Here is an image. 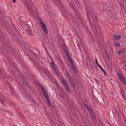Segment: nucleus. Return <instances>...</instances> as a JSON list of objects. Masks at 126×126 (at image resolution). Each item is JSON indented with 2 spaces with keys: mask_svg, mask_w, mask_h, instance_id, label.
Segmentation results:
<instances>
[{
  "mask_svg": "<svg viewBox=\"0 0 126 126\" xmlns=\"http://www.w3.org/2000/svg\"><path fill=\"white\" fill-rule=\"evenodd\" d=\"M42 29L43 30L44 32L46 34H47L48 33L47 31V27L44 24H43L41 25V26Z\"/></svg>",
  "mask_w": 126,
  "mask_h": 126,
  "instance_id": "obj_1",
  "label": "nucleus"
},
{
  "mask_svg": "<svg viewBox=\"0 0 126 126\" xmlns=\"http://www.w3.org/2000/svg\"><path fill=\"white\" fill-rule=\"evenodd\" d=\"M27 29H26V31L27 32V34L29 35H31L32 33L31 30L28 26H27Z\"/></svg>",
  "mask_w": 126,
  "mask_h": 126,
  "instance_id": "obj_2",
  "label": "nucleus"
},
{
  "mask_svg": "<svg viewBox=\"0 0 126 126\" xmlns=\"http://www.w3.org/2000/svg\"><path fill=\"white\" fill-rule=\"evenodd\" d=\"M56 124L59 126H62L63 124V122L60 120H57L56 121Z\"/></svg>",
  "mask_w": 126,
  "mask_h": 126,
  "instance_id": "obj_3",
  "label": "nucleus"
},
{
  "mask_svg": "<svg viewBox=\"0 0 126 126\" xmlns=\"http://www.w3.org/2000/svg\"><path fill=\"white\" fill-rule=\"evenodd\" d=\"M120 80L123 83L126 84V80L125 79L124 77L119 78Z\"/></svg>",
  "mask_w": 126,
  "mask_h": 126,
  "instance_id": "obj_4",
  "label": "nucleus"
},
{
  "mask_svg": "<svg viewBox=\"0 0 126 126\" xmlns=\"http://www.w3.org/2000/svg\"><path fill=\"white\" fill-rule=\"evenodd\" d=\"M4 70L2 69H0V77H1V76L2 77H3V76L5 75V73L3 72Z\"/></svg>",
  "mask_w": 126,
  "mask_h": 126,
  "instance_id": "obj_5",
  "label": "nucleus"
},
{
  "mask_svg": "<svg viewBox=\"0 0 126 126\" xmlns=\"http://www.w3.org/2000/svg\"><path fill=\"white\" fill-rule=\"evenodd\" d=\"M10 66L12 68H15L16 67L15 63L14 62H12L10 63Z\"/></svg>",
  "mask_w": 126,
  "mask_h": 126,
  "instance_id": "obj_6",
  "label": "nucleus"
},
{
  "mask_svg": "<svg viewBox=\"0 0 126 126\" xmlns=\"http://www.w3.org/2000/svg\"><path fill=\"white\" fill-rule=\"evenodd\" d=\"M9 88L11 90V91L10 93L11 94H14V91L13 90L12 87L11 86V85H9Z\"/></svg>",
  "mask_w": 126,
  "mask_h": 126,
  "instance_id": "obj_7",
  "label": "nucleus"
},
{
  "mask_svg": "<svg viewBox=\"0 0 126 126\" xmlns=\"http://www.w3.org/2000/svg\"><path fill=\"white\" fill-rule=\"evenodd\" d=\"M120 38V35H117L114 36L113 37V39L116 40L119 39Z\"/></svg>",
  "mask_w": 126,
  "mask_h": 126,
  "instance_id": "obj_8",
  "label": "nucleus"
},
{
  "mask_svg": "<svg viewBox=\"0 0 126 126\" xmlns=\"http://www.w3.org/2000/svg\"><path fill=\"white\" fill-rule=\"evenodd\" d=\"M46 99L47 100V103L50 106L51 105V104L50 102V99L49 98V97H46Z\"/></svg>",
  "mask_w": 126,
  "mask_h": 126,
  "instance_id": "obj_9",
  "label": "nucleus"
},
{
  "mask_svg": "<svg viewBox=\"0 0 126 126\" xmlns=\"http://www.w3.org/2000/svg\"><path fill=\"white\" fill-rule=\"evenodd\" d=\"M70 83L72 84V85L75 88L76 86L75 84V82L73 80H72V81H70Z\"/></svg>",
  "mask_w": 126,
  "mask_h": 126,
  "instance_id": "obj_10",
  "label": "nucleus"
},
{
  "mask_svg": "<svg viewBox=\"0 0 126 126\" xmlns=\"http://www.w3.org/2000/svg\"><path fill=\"white\" fill-rule=\"evenodd\" d=\"M99 67L100 68V69L102 70L103 71L104 74V75L105 76H107V74L106 72V71H104L102 67V66H99Z\"/></svg>",
  "mask_w": 126,
  "mask_h": 126,
  "instance_id": "obj_11",
  "label": "nucleus"
},
{
  "mask_svg": "<svg viewBox=\"0 0 126 126\" xmlns=\"http://www.w3.org/2000/svg\"><path fill=\"white\" fill-rule=\"evenodd\" d=\"M51 65L52 68L53 69L54 68H55V65L54 63L53 62H51Z\"/></svg>",
  "mask_w": 126,
  "mask_h": 126,
  "instance_id": "obj_12",
  "label": "nucleus"
},
{
  "mask_svg": "<svg viewBox=\"0 0 126 126\" xmlns=\"http://www.w3.org/2000/svg\"><path fill=\"white\" fill-rule=\"evenodd\" d=\"M61 9L62 11H63V12L66 11V8L63 5H62L61 7Z\"/></svg>",
  "mask_w": 126,
  "mask_h": 126,
  "instance_id": "obj_13",
  "label": "nucleus"
},
{
  "mask_svg": "<svg viewBox=\"0 0 126 126\" xmlns=\"http://www.w3.org/2000/svg\"><path fill=\"white\" fill-rule=\"evenodd\" d=\"M90 15L91 17L94 18L95 16V14L94 12L92 11V13H90Z\"/></svg>",
  "mask_w": 126,
  "mask_h": 126,
  "instance_id": "obj_14",
  "label": "nucleus"
},
{
  "mask_svg": "<svg viewBox=\"0 0 126 126\" xmlns=\"http://www.w3.org/2000/svg\"><path fill=\"white\" fill-rule=\"evenodd\" d=\"M65 89L67 90V92L68 93H70V92L69 90V88L68 86V85H66V86H65Z\"/></svg>",
  "mask_w": 126,
  "mask_h": 126,
  "instance_id": "obj_15",
  "label": "nucleus"
},
{
  "mask_svg": "<svg viewBox=\"0 0 126 126\" xmlns=\"http://www.w3.org/2000/svg\"><path fill=\"white\" fill-rule=\"evenodd\" d=\"M63 84H64V86L66 85H68L67 82L66 80H62Z\"/></svg>",
  "mask_w": 126,
  "mask_h": 126,
  "instance_id": "obj_16",
  "label": "nucleus"
},
{
  "mask_svg": "<svg viewBox=\"0 0 126 126\" xmlns=\"http://www.w3.org/2000/svg\"><path fill=\"white\" fill-rule=\"evenodd\" d=\"M105 53L106 54V55L107 57L108 58H109V55L108 52L107 51V49L106 48H105Z\"/></svg>",
  "mask_w": 126,
  "mask_h": 126,
  "instance_id": "obj_17",
  "label": "nucleus"
},
{
  "mask_svg": "<svg viewBox=\"0 0 126 126\" xmlns=\"http://www.w3.org/2000/svg\"><path fill=\"white\" fill-rule=\"evenodd\" d=\"M68 60L69 61L70 65H71V64L74 63V62L73 61L72 59H71L70 58H68Z\"/></svg>",
  "mask_w": 126,
  "mask_h": 126,
  "instance_id": "obj_18",
  "label": "nucleus"
},
{
  "mask_svg": "<svg viewBox=\"0 0 126 126\" xmlns=\"http://www.w3.org/2000/svg\"><path fill=\"white\" fill-rule=\"evenodd\" d=\"M83 104L84 106V107H85L86 108V109H87L88 110H90L89 108V107H88L87 104L84 103Z\"/></svg>",
  "mask_w": 126,
  "mask_h": 126,
  "instance_id": "obj_19",
  "label": "nucleus"
},
{
  "mask_svg": "<svg viewBox=\"0 0 126 126\" xmlns=\"http://www.w3.org/2000/svg\"><path fill=\"white\" fill-rule=\"evenodd\" d=\"M64 53L66 54L67 57V58L69 57L70 56L68 53V52L67 51H65V52H64Z\"/></svg>",
  "mask_w": 126,
  "mask_h": 126,
  "instance_id": "obj_20",
  "label": "nucleus"
},
{
  "mask_svg": "<svg viewBox=\"0 0 126 126\" xmlns=\"http://www.w3.org/2000/svg\"><path fill=\"white\" fill-rule=\"evenodd\" d=\"M27 56L29 57V58L31 60H32V58L31 57V55L30 54H27Z\"/></svg>",
  "mask_w": 126,
  "mask_h": 126,
  "instance_id": "obj_21",
  "label": "nucleus"
},
{
  "mask_svg": "<svg viewBox=\"0 0 126 126\" xmlns=\"http://www.w3.org/2000/svg\"><path fill=\"white\" fill-rule=\"evenodd\" d=\"M123 89L120 88V91L121 94L124 97L125 96L123 92L122 91Z\"/></svg>",
  "mask_w": 126,
  "mask_h": 126,
  "instance_id": "obj_22",
  "label": "nucleus"
},
{
  "mask_svg": "<svg viewBox=\"0 0 126 126\" xmlns=\"http://www.w3.org/2000/svg\"><path fill=\"white\" fill-rule=\"evenodd\" d=\"M117 74V76L119 77V78L121 77V76H122L123 77V76L122 75V74L121 72H118Z\"/></svg>",
  "mask_w": 126,
  "mask_h": 126,
  "instance_id": "obj_23",
  "label": "nucleus"
},
{
  "mask_svg": "<svg viewBox=\"0 0 126 126\" xmlns=\"http://www.w3.org/2000/svg\"><path fill=\"white\" fill-rule=\"evenodd\" d=\"M25 84L29 88H30V85L28 83L26 82L25 83Z\"/></svg>",
  "mask_w": 126,
  "mask_h": 126,
  "instance_id": "obj_24",
  "label": "nucleus"
},
{
  "mask_svg": "<svg viewBox=\"0 0 126 126\" xmlns=\"http://www.w3.org/2000/svg\"><path fill=\"white\" fill-rule=\"evenodd\" d=\"M122 52H123V51L122 50H120L118 51L117 54H118V55H119L121 53H122Z\"/></svg>",
  "mask_w": 126,
  "mask_h": 126,
  "instance_id": "obj_25",
  "label": "nucleus"
},
{
  "mask_svg": "<svg viewBox=\"0 0 126 126\" xmlns=\"http://www.w3.org/2000/svg\"><path fill=\"white\" fill-rule=\"evenodd\" d=\"M91 117L94 119L95 118V117L94 116V114H92L90 115Z\"/></svg>",
  "mask_w": 126,
  "mask_h": 126,
  "instance_id": "obj_26",
  "label": "nucleus"
},
{
  "mask_svg": "<svg viewBox=\"0 0 126 126\" xmlns=\"http://www.w3.org/2000/svg\"><path fill=\"white\" fill-rule=\"evenodd\" d=\"M24 68L26 70H28V67L26 66L25 65L24 66Z\"/></svg>",
  "mask_w": 126,
  "mask_h": 126,
  "instance_id": "obj_27",
  "label": "nucleus"
},
{
  "mask_svg": "<svg viewBox=\"0 0 126 126\" xmlns=\"http://www.w3.org/2000/svg\"><path fill=\"white\" fill-rule=\"evenodd\" d=\"M41 89V90H42V92L44 93V92H46V91L45 90V89H44V88H42Z\"/></svg>",
  "mask_w": 126,
  "mask_h": 126,
  "instance_id": "obj_28",
  "label": "nucleus"
},
{
  "mask_svg": "<svg viewBox=\"0 0 126 126\" xmlns=\"http://www.w3.org/2000/svg\"><path fill=\"white\" fill-rule=\"evenodd\" d=\"M73 70H74V71L75 72L76 74H77L78 73L77 70L76 68L74 69Z\"/></svg>",
  "mask_w": 126,
  "mask_h": 126,
  "instance_id": "obj_29",
  "label": "nucleus"
},
{
  "mask_svg": "<svg viewBox=\"0 0 126 126\" xmlns=\"http://www.w3.org/2000/svg\"><path fill=\"white\" fill-rule=\"evenodd\" d=\"M115 45H116V47H118L120 46V44L117 43H115L114 44Z\"/></svg>",
  "mask_w": 126,
  "mask_h": 126,
  "instance_id": "obj_30",
  "label": "nucleus"
},
{
  "mask_svg": "<svg viewBox=\"0 0 126 126\" xmlns=\"http://www.w3.org/2000/svg\"><path fill=\"white\" fill-rule=\"evenodd\" d=\"M89 111L90 112V115L91 114H93V112L91 110H89Z\"/></svg>",
  "mask_w": 126,
  "mask_h": 126,
  "instance_id": "obj_31",
  "label": "nucleus"
},
{
  "mask_svg": "<svg viewBox=\"0 0 126 126\" xmlns=\"http://www.w3.org/2000/svg\"><path fill=\"white\" fill-rule=\"evenodd\" d=\"M52 1L55 4H57V2L56 1H55V0H53Z\"/></svg>",
  "mask_w": 126,
  "mask_h": 126,
  "instance_id": "obj_32",
  "label": "nucleus"
},
{
  "mask_svg": "<svg viewBox=\"0 0 126 126\" xmlns=\"http://www.w3.org/2000/svg\"><path fill=\"white\" fill-rule=\"evenodd\" d=\"M95 60H96V63L97 64V65H98V66H99H99H100V65L98 63V62H97V59L96 58H95Z\"/></svg>",
  "mask_w": 126,
  "mask_h": 126,
  "instance_id": "obj_33",
  "label": "nucleus"
},
{
  "mask_svg": "<svg viewBox=\"0 0 126 126\" xmlns=\"http://www.w3.org/2000/svg\"><path fill=\"white\" fill-rule=\"evenodd\" d=\"M54 72L56 74H57V71L56 70V68H54V69H53Z\"/></svg>",
  "mask_w": 126,
  "mask_h": 126,
  "instance_id": "obj_34",
  "label": "nucleus"
},
{
  "mask_svg": "<svg viewBox=\"0 0 126 126\" xmlns=\"http://www.w3.org/2000/svg\"><path fill=\"white\" fill-rule=\"evenodd\" d=\"M44 97L46 98V97H49L48 96V94H46V95H44Z\"/></svg>",
  "mask_w": 126,
  "mask_h": 126,
  "instance_id": "obj_35",
  "label": "nucleus"
},
{
  "mask_svg": "<svg viewBox=\"0 0 126 126\" xmlns=\"http://www.w3.org/2000/svg\"><path fill=\"white\" fill-rule=\"evenodd\" d=\"M39 86H40V87L41 88V89L44 88L43 86L42 85H41L40 84V85H39Z\"/></svg>",
  "mask_w": 126,
  "mask_h": 126,
  "instance_id": "obj_36",
  "label": "nucleus"
},
{
  "mask_svg": "<svg viewBox=\"0 0 126 126\" xmlns=\"http://www.w3.org/2000/svg\"><path fill=\"white\" fill-rule=\"evenodd\" d=\"M72 68L73 69L76 68L75 66V65H73V66H71Z\"/></svg>",
  "mask_w": 126,
  "mask_h": 126,
  "instance_id": "obj_37",
  "label": "nucleus"
},
{
  "mask_svg": "<svg viewBox=\"0 0 126 126\" xmlns=\"http://www.w3.org/2000/svg\"><path fill=\"white\" fill-rule=\"evenodd\" d=\"M40 21L41 22L40 23L41 24V25H42L43 24H44V23L42 20H41V21L40 20Z\"/></svg>",
  "mask_w": 126,
  "mask_h": 126,
  "instance_id": "obj_38",
  "label": "nucleus"
},
{
  "mask_svg": "<svg viewBox=\"0 0 126 126\" xmlns=\"http://www.w3.org/2000/svg\"><path fill=\"white\" fill-rule=\"evenodd\" d=\"M22 82L24 83V84L26 82L25 81V80L24 79H23L22 80Z\"/></svg>",
  "mask_w": 126,
  "mask_h": 126,
  "instance_id": "obj_39",
  "label": "nucleus"
},
{
  "mask_svg": "<svg viewBox=\"0 0 126 126\" xmlns=\"http://www.w3.org/2000/svg\"><path fill=\"white\" fill-rule=\"evenodd\" d=\"M69 77V79L70 81H71L72 80H71V77L70 76H68Z\"/></svg>",
  "mask_w": 126,
  "mask_h": 126,
  "instance_id": "obj_40",
  "label": "nucleus"
},
{
  "mask_svg": "<svg viewBox=\"0 0 126 126\" xmlns=\"http://www.w3.org/2000/svg\"><path fill=\"white\" fill-rule=\"evenodd\" d=\"M61 65H62L63 66V62H62V61H61Z\"/></svg>",
  "mask_w": 126,
  "mask_h": 126,
  "instance_id": "obj_41",
  "label": "nucleus"
},
{
  "mask_svg": "<svg viewBox=\"0 0 126 126\" xmlns=\"http://www.w3.org/2000/svg\"><path fill=\"white\" fill-rule=\"evenodd\" d=\"M44 95H45H45H46V94H47V92L46 91V92H44Z\"/></svg>",
  "mask_w": 126,
  "mask_h": 126,
  "instance_id": "obj_42",
  "label": "nucleus"
},
{
  "mask_svg": "<svg viewBox=\"0 0 126 126\" xmlns=\"http://www.w3.org/2000/svg\"><path fill=\"white\" fill-rule=\"evenodd\" d=\"M66 75H67L68 76H69V74L67 72H66Z\"/></svg>",
  "mask_w": 126,
  "mask_h": 126,
  "instance_id": "obj_43",
  "label": "nucleus"
},
{
  "mask_svg": "<svg viewBox=\"0 0 126 126\" xmlns=\"http://www.w3.org/2000/svg\"><path fill=\"white\" fill-rule=\"evenodd\" d=\"M16 1V0H13V2L15 3Z\"/></svg>",
  "mask_w": 126,
  "mask_h": 126,
  "instance_id": "obj_44",
  "label": "nucleus"
},
{
  "mask_svg": "<svg viewBox=\"0 0 126 126\" xmlns=\"http://www.w3.org/2000/svg\"><path fill=\"white\" fill-rule=\"evenodd\" d=\"M64 52H65V51H67L65 49V48H64V49H63Z\"/></svg>",
  "mask_w": 126,
  "mask_h": 126,
  "instance_id": "obj_45",
  "label": "nucleus"
},
{
  "mask_svg": "<svg viewBox=\"0 0 126 126\" xmlns=\"http://www.w3.org/2000/svg\"><path fill=\"white\" fill-rule=\"evenodd\" d=\"M71 66H73V65H74V63H72V64H71Z\"/></svg>",
  "mask_w": 126,
  "mask_h": 126,
  "instance_id": "obj_46",
  "label": "nucleus"
},
{
  "mask_svg": "<svg viewBox=\"0 0 126 126\" xmlns=\"http://www.w3.org/2000/svg\"><path fill=\"white\" fill-rule=\"evenodd\" d=\"M88 17V18H89V21L90 22L91 20H90V19H89V17Z\"/></svg>",
  "mask_w": 126,
  "mask_h": 126,
  "instance_id": "obj_47",
  "label": "nucleus"
},
{
  "mask_svg": "<svg viewBox=\"0 0 126 126\" xmlns=\"http://www.w3.org/2000/svg\"><path fill=\"white\" fill-rule=\"evenodd\" d=\"M96 81V82H97V83H99V82L98 81V80H97Z\"/></svg>",
  "mask_w": 126,
  "mask_h": 126,
  "instance_id": "obj_48",
  "label": "nucleus"
},
{
  "mask_svg": "<svg viewBox=\"0 0 126 126\" xmlns=\"http://www.w3.org/2000/svg\"><path fill=\"white\" fill-rule=\"evenodd\" d=\"M61 97L62 98H63V96H62V95H61Z\"/></svg>",
  "mask_w": 126,
  "mask_h": 126,
  "instance_id": "obj_49",
  "label": "nucleus"
},
{
  "mask_svg": "<svg viewBox=\"0 0 126 126\" xmlns=\"http://www.w3.org/2000/svg\"><path fill=\"white\" fill-rule=\"evenodd\" d=\"M1 10L0 9V13H1Z\"/></svg>",
  "mask_w": 126,
  "mask_h": 126,
  "instance_id": "obj_50",
  "label": "nucleus"
},
{
  "mask_svg": "<svg viewBox=\"0 0 126 126\" xmlns=\"http://www.w3.org/2000/svg\"><path fill=\"white\" fill-rule=\"evenodd\" d=\"M125 121L126 122V119H125Z\"/></svg>",
  "mask_w": 126,
  "mask_h": 126,
  "instance_id": "obj_51",
  "label": "nucleus"
},
{
  "mask_svg": "<svg viewBox=\"0 0 126 126\" xmlns=\"http://www.w3.org/2000/svg\"><path fill=\"white\" fill-rule=\"evenodd\" d=\"M38 84L39 85H40V84L39 83L38 84Z\"/></svg>",
  "mask_w": 126,
  "mask_h": 126,
  "instance_id": "obj_52",
  "label": "nucleus"
},
{
  "mask_svg": "<svg viewBox=\"0 0 126 126\" xmlns=\"http://www.w3.org/2000/svg\"><path fill=\"white\" fill-rule=\"evenodd\" d=\"M35 62H36V61H34L33 62L34 63Z\"/></svg>",
  "mask_w": 126,
  "mask_h": 126,
  "instance_id": "obj_53",
  "label": "nucleus"
},
{
  "mask_svg": "<svg viewBox=\"0 0 126 126\" xmlns=\"http://www.w3.org/2000/svg\"><path fill=\"white\" fill-rule=\"evenodd\" d=\"M12 26H14V25L13 24Z\"/></svg>",
  "mask_w": 126,
  "mask_h": 126,
  "instance_id": "obj_54",
  "label": "nucleus"
},
{
  "mask_svg": "<svg viewBox=\"0 0 126 126\" xmlns=\"http://www.w3.org/2000/svg\"><path fill=\"white\" fill-rule=\"evenodd\" d=\"M59 1H59V0H57Z\"/></svg>",
  "mask_w": 126,
  "mask_h": 126,
  "instance_id": "obj_55",
  "label": "nucleus"
},
{
  "mask_svg": "<svg viewBox=\"0 0 126 126\" xmlns=\"http://www.w3.org/2000/svg\"><path fill=\"white\" fill-rule=\"evenodd\" d=\"M30 52H31V53H32V52L31 51H30Z\"/></svg>",
  "mask_w": 126,
  "mask_h": 126,
  "instance_id": "obj_56",
  "label": "nucleus"
},
{
  "mask_svg": "<svg viewBox=\"0 0 126 126\" xmlns=\"http://www.w3.org/2000/svg\"><path fill=\"white\" fill-rule=\"evenodd\" d=\"M111 94H112V95H113V94H112V93H111Z\"/></svg>",
  "mask_w": 126,
  "mask_h": 126,
  "instance_id": "obj_57",
  "label": "nucleus"
},
{
  "mask_svg": "<svg viewBox=\"0 0 126 126\" xmlns=\"http://www.w3.org/2000/svg\"><path fill=\"white\" fill-rule=\"evenodd\" d=\"M30 89H31V90H32V89H31V88H30Z\"/></svg>",
  "mask_w": 126,
  "mask_h": 126,
  "instance_id": "obj_58",
  "label": "nucleus"
},
{
  "mask_svg": "<svg viewBox=\"0 0 126 126\" xmlns=\"http://www.w3.org/2000/svg\"><path fill=\"white\" fill-rule=\"evenodd\" d=\"M15 29H16V28L15 27Z\"/></svg>",
  "mask_w": 126,
  "mask_h": 126,
  "instance_id": "obj_59",
  "label": "nucleus"
}]
</instances>
